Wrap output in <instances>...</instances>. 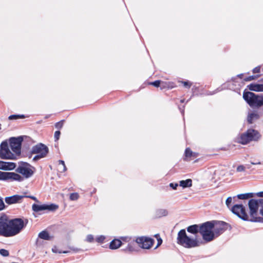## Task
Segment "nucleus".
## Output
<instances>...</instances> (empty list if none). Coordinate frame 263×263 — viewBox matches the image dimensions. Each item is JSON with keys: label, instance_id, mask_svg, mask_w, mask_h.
Masks as SVG:
<instances>
[{"label": "nucleus", "instance_id": "obj_1", "mask_svg": "<svg viewBox=\"0 0 263 263\" xmlns=\"http://www.w3.org/2000/svg\"><path fill=\"white\" fill-rule=\"evenodd\" d=\"M27 222L21 218L10 219L7 216L0 217V236L11 237L18 234L24 229Z\"/></svg>", "mask_w": 263, "mask_h": 263}, {"label": "nucleus", "instance_id": "obj_2", "mask_svg": "<svg viewBox=\"0 0 263 263\" xmlns=\"http://www.w3.org/2000/svg\"><path fill=\"white\" fill-rule=\"evenodd\" d=\"M177 239L178 243L185 248H193L199 246L197 240L187 236L184 230L179 232Z\"/></svg>", "mask_w": 263, "mask_h": 263}, {"label": "nucleus", "instance_id": "obj_3", "mask_svg": "<svg viewBox=\"0 0 263 263\" xmlns=\"http://www.w3.org/2000/svg\"><path fill=\"white\" fill-rule=\"evenodd\" d=\"M213 226L212 221H208L200 226L199 232L206 241H210L215 238Z\"/></svg>", "mask_w": 263, "mask_h": 263}, {"label": "nucleus", "instance_id": "obj_4", "mask_svg": "<svg viewBox=\"0 0 263 263\" xmlns=\"http://www.w3.org/2000/svg\"><path fill=\"white\" fill-rule=\"evenodd\" d=\"M243 98L251 106L263 105V96L257 95L248 91L243 92Z\"/></svg>", "mask_w": 263, "mask_h": 263}, {"label": "nucleus", "instance_id": "obj_5", "mask_svg": "<svg viewBox=\"0 0 263 263\" xmlns=\"http://www.w3.org/2000/svg\"><path fill=\"white\" fill-rule=\"evenodd\" d=\"M259 138L260 135L257 131L249 129L246 133L241 136L240 142L242 144H246L251 141H256Z\"/></svg>", "mask_w": 263, "mask_h": 263}, {"label": "nucleus", "instance_id": "obj_6", "mask_svg": "<svg viewBox=\"0 0 263 263\" xmlns=\"http://www.w3.org/2000/svg\"><path fill=\"white\" fill-rule=\"evenodd\" d=\"M48 153V147L42 143L33 146L32 149V153L36 154L33 159L34 161L45 157Z\"/></svg>", "mask_w": 263, "mask_h": 263}, {"label": "nucleus", "instance_id": "obj_7", "mask_svg": "<svg viewBox=\"0 0 263 263\" xmlns=\"http://www.w3.org/2000/svg\"><path fill=\"white\" fill-rule=\"evenodd\" d=\"M263 199L258 200L251 199L249 200L248 205L250 209V215L251 218L249 220L251 221H257L256 216L259 208V203H261Z\"/></svg>", "mask_w": 263, "mask_h": 263}, {"label": "nucleus", "instance_id": "obj_8", "mask_svg": "<svg viewBox=\"0 0 263 263\" xmlns=\"http://www.w3.org/2000/svg\"><path fill=\"white\" fill-rule=\"evenodd\" d=\"M0 158L4 159H14L15 158V155L9 149L7 141L2 142L0 145Z\"/></svg>", "mask_w": 263, "mask_h": 263}, {"label": "nucleus", "instance_id": "obj_9", "mask_svg": "<svg viewBox=\"0 0 263 263\" xmlns=\"http://www.w3.org/2000/svg\"><path fill=\"white\" fill-rule=\"evenodd\" d=\"M16 171L17 173L23 175L25 178L30 177L34 172L31 166L27 163H24L19 165L16 168Z\"/></svg>", "mask_w": 263, "mask_h": 263}, {"label": "nucleus", "instance_id": "obj_10", "mask_svg": "<svg viewBox=\"0 0 263 263\" xmlns=\"http://www.w3.org/2000/svg\"><path fill=\"white\" fill-rule=\"evenodd\" d=\"M22 140L23 139L21 137H12L9 139L10 147L15 156L21 154V147Z\"/></svg>", "mask_w": 263, "mask_h": 263}, {"label": "nucleus", "instance_id": "obj_11", "mask_svg": "<svg viewBox=\"0 0 263 263\" xmlns=\"http://www.w3.org/2000/svg\"><path fill=\"white\" fill-rule=\"evenodd\" d=\"M232 212L244 220H249V216L246 212L245 209L242 204H235L232 208Z\"/></svg>", "mask_w": 263, "mask_h": 263}, {"label": "nucleus", "instance_id": "obj_12", "mask_svg": "<svg viewBox=\"0 0 263 263\" xmlns=\"http://www.w3.org/2000/svg\"><path fill=\"white\" fill-rule=\"evenodd\" d=\"M136 242L142 249H149L152 246L154 240L147 237H139L136 239Z\"/></svg>", "mask_w": 263, "mask_h": 263}, {"label": "nucleus", "instance_id": "obj_13", "mask_svg": "<svg viewBox=\"0 0 263 263\" xmlns=\"http://www.w3.org/2000/svg\"><path fill=\"white\" fill-rule=\"evenodd\" d=\"M215 237H217L227 229V223L220 221H212Z\"/></svg>", "mask_w": 263, "mask_h": 263}, {"label": "nucleus", "instance_id": "obj_14", "mask_svg": "<svg viewBox=\"0 0 263 263\" xmlns=\"http://www.w3.org/2000/svg\"><path fill=\"white\" fill-rule=\"evenodd\" d=\"M32 210L35 212H38L41 211L48 210L49 211L55 210L58 208V206L56 204H51L50 205L47 204H36L32 205Z\"/></svg>", "mask_w": 263, "mask_h": 263}, {"label": "nucleus", "instance_id": "obj_15", "mask_svg": "<svg viewBox=\"0 0 263 263\" xmlns=\"http://www.w3.org/2000/svg\"><path fill=\"white\" fill-rule=\"evenodd\" d=\"M24 198H25V196L24 195H14L11 196L6 197L5 200L6 203L8 204L20 203L22 202Z\"/></svg>", "mask_w": 263, "mask_h": 263}, {"label": "nucleus", "instance_id": "obj_16", "mask_svg": "<svg viewBox=\"0 0 263 263\" xmlns=\"http://www.w3.org/2000/svg\"><path fill=\"white\" fill-rule=\"evenodd\" d=\"M24 178L20 176L17 173L14 172H7L6 180H10L11 181H22Z\"/></svg>", "mask_w": 263, "mask_h": 263}, {"label": "nucleus", "instance_id": "obj_17", "mask_svg": "<svg viewBox=\"0 0 263 263\" xmlns=\"http://www.w3.org/2000/svg\"><path fill=\"white\" fill-rule=\"evenodd\" d=\"M16 164L13 162L0 161V170L11 171L14 170Z\"/></svg>", "mask_w": 263, "mask_h": 263}, {"label": "nucleus", "instance_id": "obj_18", "mask_svg": "<svg viewBox=\"0 0 263 263\" xmlns=\"http://www.w3.org/2000/svg\"><path fill=\"white\" fill-rule=\"evenodd\" d=\"M249 90L256 92H263V84L252 83L248 86Z\"/></svg>", "mask_w": 263, "mask_h": 263}, {"label": "nucleus", "instance_id": "obj_19", "mask_svg": "<svg viewBox=\"0 0 263 263\" xmlns=\"http://www.w3.org/2000/svg\"><path fill=\"white\" fill-rule=\"evenodd\" d=\"M39 237L44 240H49L52 238L48 232L46 231H43L39 234Z\"/></svg>", "mask_w": 263, "mask_h": 263}, {"label": "nucleus", "instance_id": "obj_20", "mask_svg": "<svg viewBox=\"0 0 263 263\" xmlns=\"http://www.w3.org/2000/svg\"><path fill=\"white\" fill-rule=\"evenodd\" d=\"M122 244V242L119 239H114L110 243L109 247L111 249H117L119 248Z\"/></svg>", "mask_w": 263, "mask_h": 263}, {"label": "nucleus", "instance_id": "obj_21", "mask_svg": "<svg viewBox=\"0 0 263 263\" xmlns=\"http://www.w3.org/2000/svg\"><path fill=\"white\" fill-rule=\"evenodd\" d=\"M192 185V181L190 179H188L185 180H181L179 182V185L183 188L190 187Z\"/></svg>", "mask_w": 263, "mask_h": 263}, {"label": "nucleus", "instance_id": "obj_22", "mask_svg": "<svg viewBox=\"0 0 263 263\" xmlns=\"http://www.w3.org/2000/svg\"><path fill=\"white\" fill-rule=\"evenodd\" d=\"M168 214V212L165 209H159L156 212V217L160 218L163 216H166Z\"/></svg>", "mask_w": 263, "mask_h": 263}, {"label": "nucleus", "instance_id": "obj_23", "mask_svg": "<svg viewBox=\"0 0 263 263\" xmlns=\"http://www.w3.org/2000/svg\"><path fill=\"white\" fill-rule=\"evenodd\" d=\"M200 227L197 225H193L189 227L187 229V231L191 233L196 234L198 232H199Z\"/></svg>", "mask_w": 263, "mask_h": 263}, {"label": "nucleus", "instance_id": "obj_24", "mask_svg": "<svg viewBox=\"0 0 263 263\" xmlns=\"http://www.w3.org/2000/svg\"><path fill=\"white\" fill-rule=\"evenodd\" d=\"M58 170L59 172L63 173L66 171V167L65 166L64 161L63 160H59L58 165Z\"/></svg>", "mask_w": 263, "mask_h": 263}, {"label": "nucleus", "instance_id": "obj_25", "mask_svg": "<svg viewBox=\"0 0 263 263\" xmlns=\"http://www.w3.org/2000/svg\"><path fill=\"white\" fill-rule=\"evenodd\" d=\"M259 115L257 112H253L250 114L248 117V121L250 123H252L254 120L257 119Z\"/></svg>", "mask_w": 263, "mask_h": 263}, {"label": "nucleus", "instance_id": "obj_26", "mask_svg": "<svg viewBox=\"0 0 263 263\" xmlns=\"http://www.w3.org/2000/svg\"><path fill=\"white\" fill-rule=\"evenodd\" d=\"M253 197V193H246V194H241L237 195V197L239 199H247Z\"/></svg>", "mask_w": 263, "mask_h": 263}, {"label": "nucleus", "instance_id": "obj_27", "mask_svg": "<svg viewBox=\"0 0 263 263\" xmlns=\"http://www.w3.org/2000/svg\"><path fill=\"white\" fill-rule=\"evenodd\" d=\"M79 195L77 193H73L70 194V199L72 201L77 200L78 199Z\"/></svg>", "mask_w": 263, "mask_h": 263}, {"label": "nucleus", "instance_id": "obj_28", "mask_svg": "<svg viewBox=\"0 0 263 263\" xmlns=\"http://www.w3.org/2000/svg\"><path fill=\"white\" fill-rule=\"evenodd\" d=\"M25 116L24 115H11L9 117V120H16L20 118H24Z\"/></svg>", "mask_w": 263, "mask_h": 263}, {"label": "nucleus", "instance_id": "obj_29", "mask_svg": "<svg viewBox=\"0 0 263 263\" xmlns=\"http://www.w3.org/2000/svg\"><path fill=\"white\" fill-rule=\"evenodd\" d=\"M0 254L4 257H7L9 255V253L8 250L2 249L0 250Z\"/></svg>", "mask_w": 263, "mask_h": 263}, {"label": "nucleus", "instance_id": "obj_30", "mask_svg": "<svg viewBox=\"0 0 263 263\" xmlns=\"http://www.w3.org/2000/svg\"><path fill=\"white\" fill-rule=\"evenodd\" d=\"M193 155V152L190 148H187L185 149V155L186 157H191Z\"/></svg>", "mask_w": 263, "mask_h": 263}, {"label": "nucleus", "instance_id": "obj_31", "mask_svg": "<svg viewBox=\"0 0 263 263\" xmlns=\"http://www.w3.org/2000/svg\"><path fill=\"white\" fill-rule=\"evenodd\" d=\"M7 172L0 171V180L6 181Z\"/></svg>", "mask_w": 263, "mask_h": 263}, {"label": "nucleus", "instance_id": "obj_32", "mask_svg": "<svg viewBox=\"0 0 263 263\" xmlns=\"http://www.w3.org/2000/svg\"><path fill=\"white\" fill-rule=\"evenodd\" d=\"M52 251L53 252V253H68V251H60L59 250L58 248L57 247H53L52 249Z\"/></svg>", "mask_w": 263, "mask_h": 263}, {"label": "nucleus", "instance_id": "obj_33", "mask_svg": "<svg viewBox=\"0 0 263 263\" xmlns=\"http://www.w3.org/2000/svg\"><path fill=\"white\" fill-rule=\"evenodd\" d=\"M63 122H64V121L62 120V121H61L60 122L57 123L55 125V127L58 129L61 128L63 125Z\"/></svg>", "mask_w": 263, "mask_h": 263}, {"label": "nucleus", "instance_id": "obj_34", "mask_svg": "<svg viewBox=\"0 0 263 263\" xmlns=\"http://www.w3.org/2000/svg\"><path fill=\"white\" fill-rule=\"evenodd\" d=\"M157 239L158 240V243L156 247V248H158L162 242V239L160 238L159 235L158 234H157L155 235Z\"/></svg>", "mask_w": 263, "mask_h": 263}, {"label": "nucleus", "instance_id": "obj_35", "mask_svg": "<svg viewBox=\"0 0 263 263\" xmlns=\"http://www.w3.org/2000/svg\"><path fill=\"white\" fill-rule=\"evenodd\" d=\"M236 170L238 172H244L245 171V167L243 165H239Z\"/></svg>", "mask_w": 263, "mask_h": 263}, {"label": "nucleus", "instance_id": "obj_36", "mask_svg": "<svg viewBox=\"0 0 263 263\" xmlns=\"http://www.w3.org/2000/svg\"><path fill=\"white\" fill-rule=\"evenodd\" d=\"M232 198L231 197H229L227 199L226 203L228 207H229L230 206L231 203H232Z\"/></svg>", "mask_w": 263, "mask_h": 263}, {"label": "nucleus", "instance_id": "obj_37", "mask_svg": "<svg viewBox=\"0 0 263 263\" xmlns=\"http://www.w3.org/2000/svg\"><path fill=\"white\" fill-rule=\"evenodd\" d=\"M60 131H56L54 133V138L55 140H58L59 139L60 136Z\"/></svg>", "mask_w": 263, "mask_h": 263}, {"label": "nucleus", "instance_id": "obj_38", "mask_svg": "<svg viewBox=\"0 0 263 263\" xmlns=\"http://www.w3.org/2000/svg\"><path fill=\"white\" fill-rule=\"evenodd\" d=\"M5 208V204L2 199H0V211L3 210Z\"/></svg>", "mask_w": 263, "mask_h": 263}, {"label": "nucleus", "instance_id": "obj_39", "mask_svg": "<svg viewBox=\"0 0 263 263\" xmlns=\"http://www.w3.org/2000/svg\"><path fill=\"white\" fill-rule=\"evenodd\" d=\"M256 78H257V77H256V76H250V77H248L247 78H245V80L246 81H250L254 80Z\"/></svg>", "mask_w": 263, "mask_h": 263}, {"label": "nucleus", "instance_id": "obj_40", "mask_svg": "<svg viewBox=\"0 0 263 263\" xmlns=\"http://www.w3.org/2000/svg\"><path fill=\"white\" fill-rule=\"evenodd\" d=\"M151 84L155 87H159L160 84V81H156L152 83Z\"/></svg>", "mask_w": 263, "mask_h": 263}, {"label": "nucleus", "instance_id": "obj_41", "mask_svg": "<svg viewBox=\"0 0 263 263\" xmlns=\"http://www.w3.org/2000/svg\"><path fill=\"white\" fill-rule=\"evenodd\" d=\"M93 239V237L91 235H87L86 240L88 242H91Z\"/></svg>", "mask_w": 263, "mask_h": 263}, {"label": "nucleus", "instance_id": "obj_42", "mask_svg": "<svg viewBox=\"0 0 263 263\" xmlns=\"http://www.w3.org/2000/svg\"><path fill=\"white\" fill-rule=\"evenodd\" d=\"M170 187L173 188L174 190H176L177 189V187L178 186V183H171L170 184Z\"/></svg>", "mask_w": 263, "mask_h": 263}, {"label": "nucleus", "instance_id": "obj_43", "mask_svg": "<svg viewBox=\"0 0 263 263\" xmlns=\"http://www.w3.org/2000/svg\"><path fill=\"white\" fill-rule=\"evenodd\" d=\"M126 250L131 252L135 251V249L133 248L131 244H128Z\"/></svg>", "mask_w": 263, "mask_h": 263}, {"label": "nucleus", "instance_id": "obj_44", "mask_svg": "<svg viewBox=\"0 0 263 263\" xmlns=\"http://www.w3.org/2000/svg\"><path fill=\"white\" fill-rule=\"evenodd\" d=\"M105 239V237L103 236H101L97 238V240L98 242H102Z\"/></svg>", "mask_w": 263, "mask_h": 263}, {"label": "nucleus", "instance_id": "obj_45", "mask_svg": "<svg viewBox=\"0 0 263 263\" xmlns=\"http://www.w3.org/2000/svg\"><path fill=\"white\" fill-rule=\"evenodd\" d=\"M25 197H28V198H30L32 199H33V200L35 201H38L37 199H36V198L34 196H25Z\"/></svg>", "mask_w": 263, "mask_h": 263}, {"label": "nucleus", "instance_id": "obj_46", "mask_svg": "<svg viewBox=\"0 0 263 263\" xmlns=\"http://www.w3.org/2000/svg\"><path fill=\"white\" fill-rule=\"evenodd\" d=\"M253 71L254 73H258L260 71V68L256 67L253 69Z\"/></svg>", "mask_w": 263, "mask_h": 263}, {"label": "nucleus", "instance_id": "obj_47", "mask_svg": "<svg viewBox=\"0 0 263 263\" xmlns=\"http://www.w3.org/2000/svg\"><path fill=\"white\" fill-rule=\"evenodd\" d=\"M257 196L258 197H263V192H260L257 193Z\"/></svg>", "mask_w": 263, "mask_h": 263}, {"label": "nucleus", "instance_id": "obj_48", "mask_svg": "<svg viewBox=\"0 0 263 263\" xmlns=\"http://www.w3.org/2000/svg\"><path fill=\"white\" fill-rule=\"evenodd\" d=\"M252 164H253V165H257V164H261V162L260 161H255L254 162H251Z\"/></svg>", "mask_w": 263, "mask_h": 263}, {"label": "nucleus", "instance_id": "obj_49", "mask_svg": "<svg viewBox=\"0 0 263 263\" xmlns=\"http://www.w3.org/2000/svg\"><path fill=\"white\" fill-rule=\"evenodd\" d=\"M183 85L186 87H190V85L189 84L188 82H183Z\"/></svg>", "mask_w": 263, "mask_h": 263}, {"label": "nucleus", "instance_id": "obj_50", "mask_svg": "<svg viewBox=\"0 0 263 263\" xmlns=\"http://www.w3.org/2000/svg\"><path fill=\"white\" fill-rule=\"evenodd\" d=\"M260 213L263 216V206L261 207V208L260 210Z\"/></svg>", "mask_w": 263, "mask_h": 263}, {"label": "nucleus", "instance_id": "obj_51", "mask_svg": "<svg viewBox=\"0 0 263 263\" xmlns=\"http://www.w3.org/2000/svg\"><path fill=\"white\" fill-rule=\"evenodd\" d=\"M1 129V124H0V129Z\"/></svg>", "mask_w": 263, "mask_h": 263}]
</instances>
